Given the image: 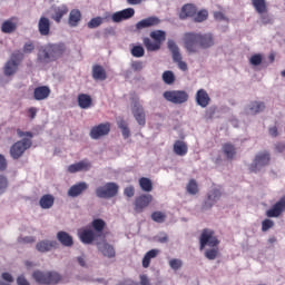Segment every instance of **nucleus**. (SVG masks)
<instances>
[{
  "instance_id": "obj_51",
  "label": "nucleus",
  "mask_w": 285,
  "mask_h": 285,
  "mask_svg": "<svg viewBox=\"0 0 285 285\" xmlns=\"http://www.w3.org/2000/svg\"><path fill=\"white\" fill-rule=\"evenodd\" d=\"M145 52L146 51L144 50V47H141V46H135L131 49L132 57H137V58L144 57Z\"/></svg>"
},
{
  "instance_id": "obj_6",
  "label": "nucleus",
  "mask_w": 285,
  "mask_h": 285,
  "mask_svg": "<svg viewBox=\"0 0 285 285\" xmlns=\"http://www.w3.org/2000/svg\"><path fill=\"white\" fill-rule=\"evenodd\" d=\"M32 277L38 284L42 285L58 284L61 282V275L57 272L36 271L33 272Z\"/></svg>"
},
{
  "instance_id": "obj_16",
  "label": "nucleus",
  "mask_w": 285,
  "mask_h": 285,
  "mask_svg": "<svg viewBox=\"0 0 285 285\" xmlns=\"http://www.w3.org/2000/svg\"><path fill=\"white\" fill-rule=\"evenodd\" d=\"M161 20L158 17H148L142 19L136 23V30H144L146 28H154L155 26H159Z\"/></svg>"
},
{
  "instance_id": "obj_18",
  "label": "nucleus",
  "mask_w": 285,
  "mask_h": 285,
  "mask_svg": "<svg viewBox=\"0 0 285 285\" xmlns=\"http://www.w3.org/2000/svg\"><path fill=\"white\" fill-rule=\"evenodd\" d=\"M285 210V197L275 203L271 209L266 212L267 217H279Z\"/></svg>"
},
{
  "instance_id": "obj_57",
  "label": "nucleus",
  "mask_w": 285,
  "mask_h": 285,
  "mask_svg": "<svg viewBox=\"0 0 285 285\" xmlns=\"http://www.w3.org/2000/svg\"><path fill=\"white\" fill-rule=\"evenodd\" d=\"M131 68L135 70V72H140V70H144V62H141V61H134L131 63Z\"/></svg>"
},
{
  "instance_id": "obj_52",
  "label": "nucleus",
  "mask_w": 285,
  "mask_h": 285,
  "mask_svg": "<svg viewBox=\"0 0 285 285\" xmlns=\"http://www.w3.org/2000/svg\"><path fill=\"white\" fill-rule=\"evenodd\" d=\"M262 55L261 53H255L249 58V63L252 66H261L262 65Z\"/></svg>"
},
{
  "instance_id": "obj_23",
  "label": "nucleus",
  "mask_w": 285,
  "mask_h": 285,
  "mask_svg": "<svg viewBox=\"0 0 285 285\" xmlns=\"http://www.w3.org/2000/svg\"><path fill=\"white\" fill-rule=\"evenodd\" d=\"M49 97H50V87L40 86L35 88L33 99H36V101H43V99H48Z\"/></svg>"
},
{
  "instance_id": "obj_62",
  "label": "nucleus",
  "mask_w": 285,
  "mask_h": 285,
  "mask_svg": "<svg viewBox=\"0 0 285 285\" xmlns=\"http://www.w3.org/2000/svg\"><path fill=\"white\" fill-rule=\"evenodd\" d=\"M17 284L18 285H30V283L28 282V279H26V276H23V275L18 276Z\"/></svg>"
},
{
  "instance_id": "obj_19",
  "label": "nucleus",
  "mask_w": 285,
  "mask_h": 285,
  "mask_svg": "<svg viewBox=\"0 0 285 285\" xmlns=\"http://www.w3.org/2000/svg\"><path fill=\"white\" fill-rule=\"evenodd\" d=\"M92 168V164L88 160H80L79 163L72 164L68 167V173L75 174V173H81V171H88Z\"/></svg>"
},
{
  "instance_id": "obj_32",
  "label": "nucleus",
  "mask_w": 285,
  "mask_h": 285,
  "mask_svg": "<svg viewBox=\"0 0 285 285\" xmlns=\"http://www.w3.org/2000/svg\"><path fill=\"white\" fill-rule=\"evenodd\" d=\"M98 250L104 255V257H108L109 259L115 257V247L108 243H104L98 246Z\"/></svg>"
},
{
  "instance_id": "obj_13",
  "label": "nucleus",
  "mask_w": 285,
  "mask_h": 285,
  "mask_svg": "<svg viewBox=\"0 0 285 285\" xmlns=\"http://www.w3.org/2000/svg\"><path fill=\"white\" fill-rule=\"evenodd\" d=\"M222 199V190L214 188L207 194V199L203 204V210L213 208L214 204H217Z\"/></svg>"
},
{
  "instance_id": "obj_20",
  "label": "nucleus",
  "mask_w": 285,
  "mask_h": 285,
  "mask_svg": "<svg viewBox=\"0 0 285 285\" xmlns=\"http://www.w3.org/2000/svg\"><path fill=\"white\" fill-rule=\"evenodd\" d=\"M88 190V184L85 181L78 183L76 185H72L68 191V197H79V195L86 193Z\"/></svg>"
},
{
  "instance_id": "obj_40",
  "label": "nucleus",
  "mask_w": 285,
  "mask_h": 285,
  "mask_svg": "<svg viewBox=\"0 0 285 285\" xmlns=\"http://www.w3.org/2000/svg\"><path fill=\"white\" fill-rule=\"evenodd\" d=\"M266 105L264 102L254 101L249 105L250 115H257L258 112H264Z\"/></svg>"
},
{
  "instance_id": "obj_64",
  "label": "nucleus",
  "mask_w": 285,
  "mask_h": 285,
  "mask_svg": "<svg viewBox=\"0 0 285 285\" xmlns=\"http://www.w3.org/2000/svg\"><path fill=\"white\" fill-rule=\"evenodd\" d=\"M28 112H29L30 119H35V117H37V108L30 107L28 109Z\"/></svg>"
},
{
  "instance_id": "obj_46",
  "label": "nucleus",
  "mask_w": 285,
  "mask_h": 285,
  "mask_svg": "<svg viewBox=\"0 0 285 285\" xmlns=\"http://www.w3.org/2000/svg\"><path fill=\"white\" fill-rule=\"evenodd\" d=\"M163 81L167 83V86H171V83H175V73L170 70L165 71L163 73Z\"/></svg>"
},
{
  "instance_id": "obj_15",
  "label": "nucleus",
  "mask_w": 285,
  "mask_h": 285,
  "mask_svg": "<svg viewBox=\"0 0 285 285\" xmlns=\"http://www.w3.org/2000/svg\"><path fill=\"white\" fill-rule=\"evenodd\" d=\"M132 17H135V9L127 8L111 14V21H114V23H121V21L132 19Z\"/></svg>"
},
{
  "instance_id": "obj_1",
  "label": "nucleus",
  "mask_w": 285,
  "mask_h": 285,
  "mask_svg": "<svg viewBox=\"0 0 285 285\" xmlns=\"http://www.w3.org/2000/svg\"><path fill=\"white\" fill-rule=\"evenodd\" d=\"M184 46L187 52L197 55L199 50H206L215 46V38L212 33L187 32L184 35Z\"/></svg>"
},
{
  "instance_id": "obj_43",
  "label": "nucleus",
  "mask_w": 285,
  "mask_h": 285,
  "mask_svg": "<svg viewBox=\"0 0 285 285\" xmlns=\"http://www.w3.org/2000/svg\"><path fill=\"white\" fill-rule=\"evenodd\" d=\"M167 46L173 55V59H179V56H181V53L179 52V47L177 46V43L174 40H169Z\"/></svg>"
},
{
  "instance_id": "obj_34",
  "label": "nucleus",
  "mask_w": 285,
  "mask_h": 285,
  "mask_svg": "<svg viewBox=\"0 0 285 285\" xmlns=\"http://www.w3.org/2000/svg\"><path fill=\"white\" fill-rule=\"evenodd\" d=\"M39 204L40 207H42L45 210H48L55 206V196L46 194L40 198Z\"/></svg>"
},
{
  "instance_id": "obj_14",
  "label": "nucleus",
  "mask_w": 285,
  "mask_h": 285,
  "mask_svg": "<svg viewBox=\"0 0 285 285\" xmlns=\"http://www.w3.org/2000/svg\"><path fill=\"white\" fill-rule=\"evenodd\" d=\"M131 112L139 126H146V111L144 110V106L139 104V101H135L131 107Z\"/></svg>"
},
{
  "instance_id": "obj_54",
  "label": "nucleus",
  "mask_w": 285,
  "mask_h": 285,
  "mask_svg": "<svg viewBox=\"0 0 285 285\" xmlns=\"http://www.w3.org/2000/svg\"><path fill=\"white\" fill-rule=\"evenodd\" d=\"M173 60L178 65V68L183 70L184 72L188 70V65L181 60V55L178 58H173Z\"/></svg>"
},
{
  "instance_id": "obj_45",
  "label": "nucleus",
  "mask_w": 285,
  "mask_h": 285,
  "mask_svg": "<svg viewBox=\"0 0 285 285\" xmlns=\"http://www.w3.org/2000/svg\"><path fill=\"white\" fill-rule=\"evenodd\" d=\"M151 219L153 222H156V224H164V222H166V213L154 212L151 213Z\"/></svg>"
},
{
  "instance_id": "obj_21",
  "label": "nucleus",
  "mask_w": 285,
  "mask_h": 285,
  "mask_svg": "<svg viewBox=\"0 0 285 285\" xmlns=\"http://www.w3.org/2000/svg\"><path fill=\"white\" fill-rule=\"evenodd\" d=\"M69 9L66 4H60L58 7H53V13L51 14V19L56 21V23H61V19L68 14Z\"/></svg>"
},
{
  "instance_id": "obj_28",
  "label": "nucleus",
  "mask_w": 285,
  "mask_h": 285,
  "mask_svg": "<svg viewBox=\"0 0 285 285\" xmlns=\"http://www.w3.org/2000/svg\"><path fill=\"white\" fill-rule=\"evenodd\" d=\"M57 246L55 240H40L37 243L36 248L39 253H48Z\"/></svg>"
},
{
  "instance_id": "obj_22",
  "label": "nucleus",
  "mask_w": 285,
  "mask_h": 285,
  "mask_svg": "<svg viewBox=\"0 0 285 285\" xmlns=\"http://www.w3.org/2000/svg\"><path fill=\"white\" fill-rule=\"evenodd\" d=\"M196 104L197 106H200V108H207L210 104V96H208L206 89H199L196 92Z\"/></svg>"
},
{
  "instance_id": "obj_61",
  "label": "nucleus",
  "mask_w": 285,
  "mask_h": 285,
  "mask_svg": "<svg viewBox=\"0 0 285 285\" xmlns=\"http://www.w3.org/2000/svg\"><path fill=\"white\" fill-rule=\"evenodd\" d=\"M214 19H216V21H224L226 20V16H224L222 11H216L214 12Z\"/></svg>"
},
{
  "instance_id": "obj_41",
  "label": "nucleus",
  "mask_w": 285,
  "mask_h": 285,
  "mask_svg": "<svg viewBox=\"0 0 285 285\" xmlns=\"http://www.w3.org/2000/svg\"><path fill=\"white\" fill-rule=\"evenodd\" d=\"M117 126L121 130L124 139H128L130 137V128H128V122L120 119L117 121Z\"/></svg>"
},
{
  "instance_id": "obj_5",
  "label": "nucleus",
  "mask_w": 285,
  "mask_h": 285,
  "mask_svg": "<svg viewBox=\"0 0 285 285\" xmlns=\"http://www.w3.org/2000/svg\"><path fill=\"white\" fill-rule=\"evenodd\" d=\"M21 61H23V53L19 50L14 51L11 55V58L4 63V67H3L4 77H12L13 75H17V71L19 70V66L21 65Z\"/></svg>"
},
{
  "instance_id": "obj_9",
  "label": "nucleus",
  "mask_w": 285,
  "mask_h": 285,
  "mask_svg": "<svg viewBox=\"0 0 285 285\" xmlns=\"http://www.w3.org/2000/svg\"><path fill=\"white\" fill-rule=\"evenodd\" d=\"M271 164V154L268 151L258 153L253 164L249 166L250 173H259L262 168L268 166Z\"/></svg>"
},
{
  "instance_id": "obj_36",
  "label": "nucleus",
  "mask_w": 285,
  "mask_h": 285,
  "mask_svg": "<svg viewBox=\"0 0 285 285\" xmlns=\"http://www.w3.org/2000/svg\"><path fill=\"white\" fill-rule=\"evenodd\" d=\"M57 239L62 246L70 247L73 244L72 236L66 232H58Z\"/></svg>"
},
{
  "instance_id": "obj_42",
  "label": "nucleus",
  "mask_w": 285,
  "mask_h": 285,
  "mask_svg": "<svg viewBox=\"0 0 285 285\" xmlns=\"http://www.w3.org/2000/svg\"><path fill=\"white\" fill-rule=\"evenodd\" d=\"M186 190L189 195H197L199 193V185L196 179H190L186 186Z\"/></svg>"
},
{
  "instance_id": "obj_29",
  "label": "nucleus",
  "mask_w": 285,
  "mask_h": 285,
  "mask_svg": "<svg viewBox=\"0 0 285 285\" xmlns=\"http://www.w3.org/2000/svg\"><path fill=\"white\" fill-rule=\"evenodd\" d=\"M174 153L178 155V157H186V155H188V145L183 140H176L174 142Z\"/></svg>"
},
{
  "instance_id": "obj_17",
  "label": "nucleus",
  "mask_w": 285,
  "mask_h": 285,
  "mask_svg": "<svg viewBox=\"0 0 285 285\" xmlns=\"http://www.w3.org/2000/svg\"><path fill=\"white\" fill-rule=\"evenodd\" d=\"M18 23L19 19L16 17L4 20L1 24V32H3V35H12V32H17Z\"/></svg>"
},
{
  "instance_id": "obj_37",
  "label": "nucleus",
  "mask_w": 285,
  "mask_h": 285,
  "mask_svg": "<svg viewBox=\"0 0 285 285\" xmlns=\"http://www.w3.org/2000/svg\"><path fill=\"white\" fill-rule=\"evenodd\" d=\"M159 255V249H151L147 252L142 258V268H148L150 266V259H155Z\"/></svg>"
},
{
  "instance_id": "obj_55",
  "label": "nucleus",
  "mask_w": 285,
  "mask_h": 285,
  "mask_svg": "<svg viewBox=\"0 0 285 285\" xmlns=\"http://www.w3.org/2000/svg\"><path fill=\"white\" fill-rule=\"evenodd\" d=\"M18 242L19 244H35L37 239L32 236H26V237H19Z\"/></svg>"
},
{
  "instance_id": "obj_47",
  "label": "nucleus",
  "mask_w": 285,
  "mask_h": 285,
  "mask_svg": "<svg viewBox=\"0 0 285 285\" xmlns=\"http://www.w3.org/2000/svg\"><path fill=\"white\" fill-rule=\"evenodd\" d=\"M217 255H219L218 247H213L212 249L205 250V257L209 261L217 259Z\"/></svg>"
},
{
  "instance_id": "obj_3",
  "label": "nucleus",
  "mask_w": 285,
  "mask_h": 285,
  "mask_svg": "<svg viewBox=\"0 0 285 285\" xmlns=\"http://www.w3.org/2000/svg\"><path fill=\"white\" fill-rule=\"evenodd\" d=\"M63 52H66L65 45H47L45 48L39 50L38 62L50 63L51 61H57V59L63 57Z\"/></svg>"
},
{
  "instance_id": "obj_24",
  "label": "nucleus",
  "mask_w": 285,
  "mask_h": 285,
  "mask_svg": "<svg viewBox=\"0 0 285 285\" xmlns=\"http://www.w3.org/2000/svg\"><path fill=\"white\" fill-rule=\"evenodd\" d=\"M77 101L79 108H81L82 110H88V108L92 107V97H90V95L88 94H79Z\"/></svg>"
},
{
  "instance_id": "obj_8",
  "label": "nucleus",
  "mask_w": 285,
  "mask_h": 285,
  "mask_svg": "<svg viewBox=\"0 0 285 285\" xmlns=\"http://www.w3.org/2000/svg\"><path fill=\"white\" fill-rule=\"evenodd\" d=\"M119 193V185L116 183H107L104 186L97 187L96 195L100 199H112V197H117Z\"/></svg>"
},
{
  "instance_id": "obj_25",
  "label": "nucleus",
  "mask_w": 285,
  "mask_h": 285,
  "mask_svg": "<svg viewBox=\"0 0 285 285\" xmlns=\"http://www.w3.org/2000/svg\"><path fill=\"white\" fill-rule=\"evenodd\" d=\"M197 14V7L193 4H185L183 6L180 12H179V19L185 20L190 17H195Z\"/></svg>"
},
{
  "instance_id": "obj_4",
  "label": "nucleus",
  "mask_w": 285,
  "mask_h": 285,
  "mask_svg": "<svg viewBox=\"0 0 285 285\" xmlns=\"http://www.w3.org/2000/svg\"><path fill=\"white\" fill-rule=\"evenodd\" d=\"M149 37L154 40V42L150 40V38H144L142 43L148 52H156V50H160L161 43L166 41V31L155 30L150 32Z\"/></svg>"
},
{
  "instance_id": "obj_27",
  "label": "nucleus",
  "mask_w": 285,
  "mask_h": 285,
  "mask_svg": "<svg viewBox=\"0 0 285 285\" xmlns=\"http://www.w3.org/2000/svg\"><path fill=\"white\" fill-rule=\"evenodd\" d=\"M92 78L95 79V81H106V79H108L106 69H104L101 65H95L92 67Z\"/></svg>"
},
{
  "instance_id": "obj_63",
  "label": "nucleus",
  "mask_w": 285,
  "mask_h": 285,
  "mask_svg": "<svg viewBox=\"0 0 285 285\" xmlns=\"http://www.w3.org/2000/svg\"><path fill=\"white\" fill-rule=\"evenodd\" d=\"M2 279H4V282H14V278L10 273H2Z\"/></svg>"
},
{
  "instance_id": "obj_7",
  "label": "nucleus",
  "mask_w": 285,
  "mask_h": 285,
  "mask_svg": "<svg viewBox=\"0 0 285 285\" xmlns=\"http://www.w3.org/2000/svg\"><path fill=\"white\" fill-rule=\"evenodd\" d=\"M199 244L200 250H204L206 246H209L210 248H217V246H219V239H217L213 229L205 228L200 234Z\"/></svg>"
},
{
  "instance_id": "obj_30",
  "label": "nucleus",
  "mask_w": 285,
  "mask_h": 285,
  "mask_svg": "<svg viewBox=\"0 0 285 285\" xmlns=\"http://www.w3.org/2000/svg\"><path fill=\"white\" fill-rule=\"evenodd\" d=\"M222 150L226 159H229V160L235 159V155H237V148H235V145L230 142L223 144Z\"/></svg>"
},
{
  "instance_id": "obj_49",
  "label": "nucleus",
  "mask_w": 285,
  "mask_h": 285,
  "mask_svg": "<svg viewBox=\"0 0 285 285\" xmlns=\"http://www.w3.org/2000/svg\"><path fill=\"white\" fill-rule=\"evenodd\" d=\"M169 266L171 271H179L184 266V262L179 258H171L169 261Z\"/></svg>"
},
{
  "instance_id": "obj_39",
  "label": "nucleus",
  "mask_w": 285,
  "mask_h": 285,
  "mask_svg": "<svg viewBox=\"0 0 285 285\" xmlns=\"http://www.w3.org/2000/svg\"><path fill=\"white\" fill-rule=\"evenodd\" d=\"M91 226L98 235H101L104 233V228H106V220L101 218H96L92 220Z\"/></svg>"
},
{
  "instance_id": "obj_58",
  "label": "nucleus",
  "mask_w": 285,
  "mask_h": 285,
  "mask_svg": "<svg viewBox=\"0 0 285 285\" xmlns=\"http://www.w3.org/2000/svg\"><path fill=\"white\" fill-rule=\"evenodd\" d=\"M8 168V160H6V156L0 154V171L3 173Z\"/></svg>"
},
{
  "instance_id": "obj_44",
  "label": "nucleus",
  "mask_w": 285,
  "mask_h": 285,
  "mask_svg": "<svg viewBox=\"0 0 285 285\" xmlns=\"http://www.w3.org/2000/svg\"><path fill=\"white\" fill-rule=\"evenodd\" d=\"M206 19H208V10L203 9L198 12L196 11V13L194 16L195 23H204V21H206Z\"/></svg>"
},
{
  "instance_id": "obj_35",
  "label": "nucleus",
  "mask_w": 285,
  "mask_h": 285,
  "mask_svg": "<svg viewBox=\"0 0 285 285\" xmlns=\"http://www.w3.org/2000/svg\"><path fill=\"white\" fill-rule=\"evenodd\" d=\"M79 21H81V11L72 9L69 13V26L71 28H77V26H79Z\"/></svg>"
},
{
  "instance_id": "obj_2",
  "label": "nucleus",
  "mask_w": 285,
  "mask_h": 285,
  "mask_svg": "<svg viewBox=\"0 0 285 285\" xmlns=\"http://www.w3.org/2000/svg\"><path fill=\"white\" fill-rule=\"evenodd\" d=\"M17 135L18 137H28V138H22L21 140L16 141L11 147H10V157L11 159H21L22 155L26 154V150H30L32 148V132L30 131H22L21 129H17Z\"/></svg>"
},
{
  "instance_id": "obj_33",
  "label": "nucleus",
  "mask_w": 285,
  "mask_h": 285,
  "mask_svg": "<svg viewBox=\"0 0 285 285\" xmlns=\"http://www.w3.org/2000/svg\"><path fill=\"white\" fill-rule=\"evenodd\" d=\"M252 6L257 14H266V12H268L266 0H252Z\"/></svg>"
},
{
  "instance_id": "obj_56",
  "label": "nucleus",
  "mask_w": 285,
  "mask_h": 285,
  "mask_svg": "<svg viewBox=\"0 0 285 285\" xmlns=\"http://www.w3.org/2000/svg\"><path fill=\"white\" fill-rule=\"evenodd\" d=\"M124 196L131 198L135 197V186L130 185L124 189Z\"/></svg>"
},
{
  "instance_id": "obj_48",
  "label": "nucleus",
  "mask_w": 285,
  "mask_h": 285,
  "mask_svg": "<svg viewBox=\"0 0 285 285\" xmlns=\"http://www.w3.org/2000/svg\"><path fill=\"white\" fill-rule=\"evenodd\" d=\"M8 177L3 174H0V195H3L8 190L9 186Z\"/></svg>"
},
{
  "instance_id": "obj_10",
  "label": "nucleus",
  "mask_w": 285,
  "mask_h": 285,
  "mask_svg": "<svg viewBox=\"0 0 285 285\" xmlns=\"http://www.w3.org/2000/svg\"><path fill=\"white\" fill-rule=\"evenodd\" d=\"M163 97L166 99V101L176 105L186 104V101H188V92L185 90L165 91Z\"/></svg>"
},
{
  "instance_id": "obj_26",
  "label": "nucleus",
  "mask_w": 285,
  "mask_h": 285,
  "mask_svg": "<svg viewBox=\"0 0 285 285\" xmlns=\"http://www.w3.org/2000/svg\"><path fill=\"white\" fill-rule=\"evenodd\" d=\"M38 30L42 37L50 35V19L41 17L38 21Z\"/></svg>"
},
{
  "instance_id": "obj_50",
  "label": "nucleus",
  "mask_w": 285,
  "mask_h": 285,
  "mask_svg": "<svg viewBox=\"0 0 285 285\" xmlns=\"http://www.w3.org/2000/svg\"><path fill=\"white\" fill-rule=\"evenodd\" d=\"M101 23H104V18L101 17H96L92 18L89 22H88V28H99V26H101Z\"/></svg>"
},
{
  "instance_id": "obj_59",
  "label": "nucleus",
  "mask_w": 285,
  "mask_h": 285,
  "mask_svg": "<svg viewBox=\"0 0 285 285\" xmlns=\"http://www.w3.org/2000/svg\"><path fill=\"white\" fill-rule=\"evenodd\" d=\"M32 50H35V43H32V42H27V43H24V46H23V52H24L26 55H30V52H32Z\"/></svg>"
},
{
  "instance_id": "obj_31",
  "label": "nucleus",
  "mask_w": 285,
  "mask_h": 285,
  "mask_svg": "<svg viewBox=\"0 0 285 285\" xmlns=\"http://www.w3.org/2000/svg\"><path fill=\"white\" fill-rule=\"evenodd\" d=\"M79 237L82 244H92L95 242V232L92 229L79 230Z\"/></svg>"
},
{
  "instance_id": "obj_12",
  "label": "nucleus",
  "mask_w": 285,
  "mask_h": 285,
  "mask_svg": "<svg viewBox=\"0 0 285 285\" xmlns=\"http://www.w3.org/2000/svg\"><path fill=\"white\" fill-rule=\"evenodd\" d=\"M110 122H102L98 126H94L90 130L91 139H101V137H106V135H110Z\"/></svg>"
},
{
  "instance_id": "obj_53",
  "label": "nucleus",
  "mask_w": 285,
  "mask_h": 285,
  "mask_svg": "<svg viewBox=\"0 0 285 285\" xmlns=\"http://www.w3.org/2000/svg\"><path fill=\"white\" fill-rule=\"evenodd\" d=\"M275 226V222L266 218L265 220L262 222V230L263 233H266V230H271Z\"/></svg>"
},
{
  "instance_id": "obj_60",
  "label": "nucleus",
  "mask_w": 285,
  "mask_h": 285,
  "mask_svg": "<svg viewBox=\"0 0 285 285\" xmlns=\"http://www.w3.org/2000/svg\"><path fill=\"white\" fill-rule=\"evenodd\" d=\"M131 285H150V281L148 279V276L140 275V283H132Z\"/></svg>"
},
{
  "instance_id": "obj_38",
  "label": "nucleus",
  "mask_w": 285,
  "mask_h": 285,
  "mask_svg": "<svg viewBox=\"0 0 285 285\" xmlns=\"http://www.w3.org/2000/svg\"><path fill=\"white\" fill-rule=\"evenodd\" d=\"M138 184L142 193H153V180H150V178L141 177Z\"/></svg>"
},
{
  "instance_id": "obj_11",
  "label": "nucleus",
  "mask_w": 285,
  "mask_h": 285,
  "mask_svg": "<svg viewBox=\"0 0 285 285\" xmlns=\"http://www.w3.org/2000/svg\"><path fill=\"white\" fill-rule=\"evenodd\" d=\"M153 195L150 194H141L138 197H136L134 200L135 213L140 214L144 210H146V208H148V206L153 204Z\"/></svg>"
}]
</instances>
